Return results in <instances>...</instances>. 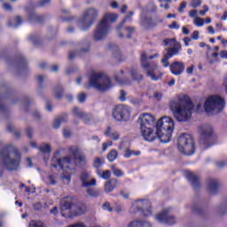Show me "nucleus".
<instances>
[{"label": "nucleus", "instance_id": "nucleus-39", "mask_svg": "<svg viewBox=\"0 0 227 227\" xmlns=\"http://www.w3.org/2000/svg\"><path fill=\"white\" fill-rule=\"evenodd\" d=\"M71 112L72 114H74L76 118L82 119L84 115V112H82V110L77 106L74 107Z\"/></svg>", "mask_w": 227, "mask_h": 227}, {"label": "nucleus", "instance_id": "nucleus-13", "mask_svg": "<svg viewBox=\"0 0 227 227\" xmlns=\"http://www.w3.org/2000/svg\"><path fill=\"white\" fill-rule=\"evenodd\" d=\"M59 151L54 153L53 158L51 160L52 168H60V169H70V164H72V158H70V156L59 158Z\"/></svg>", "mask_w": 227, "mask_h": 227}, {"label": "nucleus", "instance_id": "nucleus-37", "mask_svg": "<svg viewBox=\"0 0 227 227\" xmlns=\"http://www.w3.org/2000/svg\"><path fill=\"white\" fill-rule=\"evenodd\" d=\"M106 162V159L104 158H95L93 162V167L96 168H102Z\"/></svg>", "mask_w": 227, "mask_h": 227}, {"label": "nucleus", "instance_id": "nucleus-43", "mask_svg": "<svg viewBox=\"0 0 227 227\" xmlns=\"http://www.w3.org/2000/svg\"><path fill=\"white\" fill-rule=\"evenodd\" d=\"M112 171L117 178H121V176H123L124 173L121 171V169L116 168L115 166L112 167Z\"/></svg>", "mask_w": 227, "mask_h": 227}, {"label": "nucleus", "instance_id": "nucleus-25", "mask_svg": "<svg viewBox=\"0 0 227 227\" xmlns=\"http://www.w3.org/2000/svg\"><path fill=\"white\" fill-rule=\"evenodd\" d=\"M116 185H118V181L114 178L106 181L105 184L106 192H113L116 189Z\"/></svg>", "mask_w": 227, "mask_h": 227}, {"label": "nucleus", "instance_id": "nucleus-27", "mask_svg": "<svg viewBox=\"0 0 227 227\" xmlns=\"http://www.w3.org/2000/svg\"><path fill=\"white\" fill-rule=\"evenodd\" d=\"M69 155L74 157V159H77V156L81 153V149L77 145H71L68 149Z\"/></svg>", "mask_w": 227, "mask_h": 227}, {"label": "nucleus", "instance_id": "nucleus-6", "mask_svg": "<svg viewBox=\"0 0 227 227\" xmlns=\"http://www.w3.org/2000/svg\"><path fill=\"white\" fill-rule=\"evenodd\" d=\"M85 90H90V88H94L98 91H107L113 87L111 83V79L102 72H92L89 76V83L85 84Z\"/></svg>", "mask_w": 227, "mask_h": 227}, {"label": "nucleus", "instance_id": "nucleus-15", "mask_svg": "<svg viewBox=\"0 0 227 227\" xmlns=\"http://www.w3.org/2000/svg\"><path fill=\"white\" fill-rule=\"evenodd\" d=\"M169 212H171V208L169 207L163 209L155 216V220L161 224H168L169 226L176 224V219L173 215H170Z\"/></svg>", "mask_w": 227, "mask_h": 227}, {"label": "nucleus", "instance_id": "nucleus-62", "mask_svg": "<svg viewBox=\"0 0 227 227\" xmlns=\"http://www.w3.org/2000/svg\"><path fill=\"white\" fill-rule=\"evenodd\" d=\"M169 29H180V26L176 21L172 22L171 25L168 26Z\"/></svg>", "mask_w": 227, "mask_h": 227}, {"label": "nucleus", "instance_id": "nucleus-10", "mask_svg": "<svg viewBox=\"0 0 227 227\" xmlns=\"http://www.w3.org/2000/svg\"><path fill=\"white\" fill-rule=\"evenodd\" d=\"M204 108L207 114L219 113L224 109V99L221 96L211 95L206 99Z\"/></svg>", "mask_w": 227, "mask_h": 227}, {"label": "nucleus", "instance_id": "nucleus-29", "mask_svg": "<svg viewBox=\"0 0 227 227\" xmlns=\"http://www.w3.org/2000/svg\"><path fill=\"white\" fill-rule=\"evenodd\" d=\"M57 178V175H49L45 178V183L47 184V185H56V184H58V181L56 180Z\"/></svg>", "mask_w": 227, "mask_h": 227}, {"label": "nucleus", "instance_id": "nucleus-32", "mask_svg": "<svg viewBox=\"0 0 227 227\" xmlns=\"http://www.w3.org/2000/svg\"><path fill=\"white\" fill-rule=\"evenodd\" d=\"M106 157H107L109 162H114V160H116V159H118V151H116V149L111 150L108 153Z\"/></svg>", "mask_w": 227, "mask_h": 227}, {"label": "nucleus", "instance_id": "nucleus-14", "mask_svg": "<svg viewBox=\"0 0 227 227\" xmlns=\"http://www.w3.org/2000/svg\"><path fill=\"white\" fill-rule=\"evenodd\" d=\"M113 118L116 121H128L130 118V107L123 105L115 106L113 110Z\"/></svg>", "mask_w": 227, "mask_h": 227}, {"label": "nucleus", "instance_id": "nucleus-3", "mask_svg": "<svg viewBox=\"0 0 227 227\" xmlns=\"http://www.w3.org/2000/svg\"><path fill=\"white\" fill-rule=\"evenodd\" d=\"M169 106L177 121H189L192 116L194 105L187 97L172 99Z\"/></svg>", "mask_w": 227, "mask_h": 227}, {"label": "nucleus", "instance_id": "nucleus-46", "mask_svg": "<svg viewBox=\"0 0 227 227\" xmlns=\"http://www.w3.org/2000/svg\"><path fill=\"white\" fill-rule=\"evenodd\" d=\"M77 100L80 104H84V102H86V94L84 92H80L77 96Z\"/></svg>", "mask_w": 227, "mask_h": 227}, {"label": "nucleus", "instance_id": "nucleus-12", "mask_svg": "<svg viewBox=\"0 0 227 227\" xmlns=\"http://www.w3.org/2000/svg\"><path fill=\"white\" fill-rule=\"evenodd\" d=\"M129 212L131 214H137V212H140L144 217H150L153 213V210L152 209V202L148 200H135L129 208Z\"/></svg>", "mask_w": 227, "mask_h": 227}, {"label": "nucleus", "instance_id": "nucleus-19", "mask_svg": "<svg viewBox=\"0 0 227 227\" xmlns=\"http://www.w3.org/2000/svg\"><path fill=\"white\" fill-rule=\"evenodd\" d=\"M134 17V12L129 11L121 24L116 27V31L119 38H123V33H121V28L123 27L125 22H132V18Z\"/></svg>", "mask_w": 227, "mask_h": 227}, {"label": "nucleus", "instance_id": "nucleus-11", "mask_svg": "<svg viewBox=\"0 0 227 227\" xmlns=\"http://www.w3.org/2000/svg\"><path fill=\"white\" fill-rule=\"evenodd\" d=\"M164 45H168V49L167 50V53L164 54L163 59H161V63L163 67H169L168 59H171L173 56H176L178 52H180V49L182 46L180 43L176 42L175 39H165L163 41Z\"/></svg>", "mask_w": 227, "mask_h": 227}, {"label": "nucleus", "instance_id": "nucleus-38", "mask_svg": "<svg viewBox=\"0 0 227 227\" xmlns=\"http://www.w3.org/2000/svg\"><path fill=\"white\" fill-rule=\"evenodd\" d=\"M61 180L65 184V185H68L70 181L72 180V176H70V172L63 173L61 175Z\"/></svg>", "mask_w": 227, "mask_h": 227}, {"label": "nucleus", "instance_id": "nucleus-50", "mask_svg": "<svg viewBox=\"0 0 227 227\" xmlns=\"http://www.w3.org/2000/svg\"><path fill=\"white\" fill-rule=\"evenodd\" d=\"M133 154L134 151H131L130 149H126L123 157L124 159H130Z\"/></svg>", "mask_w": 227, "mask_h": 227}, {"label": "nucleus", "instance_id": "nucleus-24", "mask_svg": "<svg viewBox=\"0 0 227 227\" xmlns=\"http://www.w3.org/2000/svg\"><path fill=\"white\" fill-rule=\"evenodd\" d=\"M105 136H106V137H109V139H113L114 141H118V139H120V133L111 129V127H107L105 131Z\"/></svg>", "mask_w": 227, "mask_h": 227}, {"label": "nucleus", "instance_id": "nucleus-61", "mask_svg": "<svg viewBox=\"0 0 227 227\" xmlns=\"http://www.w3.org/2000/svg\"><path fill=\"white\" fill-rule=\"evenodd\" d=\"M187 7V2L184 1L181 3L180 7L178 8L179 13H182L184 12V9Z\"/></svg>", "mask_w": 227, "mask_h": 227}, {"label": "nucleus", "instance_id": "nucleus-5", "mask_svg": "<svg viewBox=\"0 0 227 227\" xmlns=\"http://www.w3.org/2000/svg\"><path fill=\"white\" fill-rule=\"evenodd\" d=\"M60 213L67 219L86 214V206L82 203H74L72 197H65L60 201Z\"/></svg>", "mask_w": 227, "mask_h": 227}, {"label": "nucleus", "instance_id": "nucleus-4", "mask_svg": "<svg viewBox=\"0 0 227 227\" xmlns=\"http://www.w3.org/2000/svg\"><path fill=\"white\" fill-rule=\"evenodd\" d=\"M116 20H118V14L113 12L105 13L92 35L93 40H95V42H102L104 38H106L107 35H109V31H111V25L109 24L116 22Z\"/></svg>", "mask_w": 227, "mask_h": 227}, {"label": "nucleus", "instance_id": "nucleus-18", "mask_svg": "<svg viewBox=\"0 0 227 227\" xmlns=\"http://www.w3.org/2000/svg\"><path fill=\"white\" fill-rule=\"evenodd\" d=\"M114 80L119 84L129 85L131 83L130 80L127 78V73H125V70L123 69H121L120 71L114 74Z\"/></svg>", "mask_w": 227, "mask_h": 227}, {"label": "nucleus", "instance_id": "nucleus-58", "mask_svg": "<svg viewBox=\"0 0 227 227\" xmlns=\"http://www.w3.org/2000/svg\"><path fill=\"white\" fill-rule=\"evenodd\" d=\"M191 4H192V8H198V6L201 5V1L200 0H192Z\"/></svg>", "mask_w": 227, "mask_h": 227}, {"label": "nucleus", "instance_id": "nucleus-16", "mask_svg": "<svg viewBox=\"0 0 227 227\" xmlns=\"http://www.w3.org/2000/svg\"><path fill=\"white\" fill-rule=\"evenodd\" d=\"M199 130L200 134V143H203V141H208L214 134V128L208 124L200 126Z\"/></svg>", "mask_w": 227, "mask_h": 227}, {"label": "nucleus", "instance_id": "nucleus-44", "mask_svg": "<svg viewBox=\"0 0 227 227\" xmlns=\"http://www.w3.org/2000/svg\"><path fill=\"white\" fill-rule=\"evenodd\" d=\"M194 26H197V27H201L205 26V20L200 17H196L193 20Z\"/></svg>", "mask_w": 227, "mask_h": 227}, {"label": "nucleus", "instance_id": "nucleus-49", "mask_svg": "<svg viewBox=\"0 0 227 227\" xmlns=\"http://www.w3.org/2000/svg\"><path fill=\"white\" fill-rule=\"evenodd\" d=\"M29 227H45L43 222L31 221Z\"/></svg>", "mask_w": 227, "mask_h": 227}, {"label": "nucleus", "instance_id": "nucleus-35", "mask_svg": "<svg viewBox=\"0 0 227 227\" xmlns=\"http://www.w3.org/2000/svg\"><path fill=\"white\" fill-rule=\"evenodd\" d=\"M216 212L220 214V215H224V214H227V203L220 204L217 206Z\"/></svg>", "mask_w": 227, "mask_h": 227}, {"label": "nucleus", "instance_id": "nucleus-51", "mask_svg": "<svg viewBox=\"0 0 227 227\" xmlns=\"http://www.w3.org/2000/svg\"><path fill=\"white\" fill-rule=\"evenodd\" d=\"M103 180H109L111 178V172L109 170L104 171L101 175Z\"/></svg>", "mask_w": 227, "mask_h": 227}, {"label": "nucleus", "instance_id": "nucleus-45", "mask_svg": "<svg viewBox=\"0 0 227 227\" xmlns=\"http://www.w3.org/2000/svg\"><path fill=\"white\" fill-rule=\"evenodd\" d=\"M6 113H8V107L4 106V101L0 98V114H4Z\"/></svg>", "mask_w": 227, "mask_h": 227}, {"label": "nucleus", "instance_id": "nucleus-23", "mask_svg": "<svg viewBox=\"0 0 227 227\" xmlns=\"http://www.w3.org/2000/svg\"><path fill=\"white\" fill-rule=\"evenodd\" d=\"M207 187L209 194H217V191H219V184L215 179H208Z\"/></svg>", "mask_w": 227, "mask_h": 227}, {"label": "nucleus", "instance_id": "nucleus-60", "mask_svg": "<svg viewBox=\"0 0 227 227\" xmlns=\"http://www.w3.org/2000/svg\"><path fill=\"white\" fill-rule=\"evenodd\" d=\"M200 39V31L195 30L192 35V40H199Z\"/></svg>", "mask_w": 227, "mask_h": 227}, {"label": "nucleus", "instance_id": "nucleus-42", "mask_svg": "<svg viewBox=\"0 0 227 227\" xmlns=\"http://www.w3.org/2000/svg\"><path fill=\"white\" fill-rule=\"evenodd\" d=\"M38 150L43 153H51V145L49 144H43Z\"/></svg>", "mask_w": 227, "mask_h": 227}, {"label": "nucleus", "instance_id": "nucleus-63", "mask_svg": "<svg viewBox=\"0 0 227 227\" xmlns=\"http://www.w3.org/2000/svg\"><path fill=\"white\" fill-rule=\"evenodd\" d=\"M108 146H113L112 141H108L107 143H103V152H106Z\"/></svg>", "mask_w": 227, "mask_h": 227}, {"label": "nucleus", "instance_id": "nucleus-17", "mask_svg": "<svg viewBox=\"0 0 227 227\" xmlns=\"http://www.w3.org/2000/svg\"><path fill=\"white\" fill-rule=\"evenodd\" d=\"M80 180L82 182V187H91L97 185V180L92 178L90 173L83 171L80 175Z\"/></svg>", "mask_w": 227, "mask_h": 227}, {"label": "nucleus", "instance_id": "nucleus-59", "mask_svg": "<svg viewBox=\"0 0 227 227\" xmlns=\"http://www.w3.org/2000/svg\"><path fill=\"white\" fill-rule=\"evenodd\" d=\"M153 97L155 100H161L162 99V92L155 91L153 93Z\"/></svg>", "mask_w": 227, "mask_h": 227}, {"label": "nucleus", "instance_id": "nucleus-30", "mask_svg": "<svg viewBox=\"0 0 227 227\" xmlns=\"http://www.w3.org/2000/svg\"><path fill=\"white\" fill-rule=\"evenodd\" d=\"M81 120L85 123V125H90V123H93V115L84 113Z\"/></svg>", "mask_w": 227, "mask_h": 227}, {"label": "nucleus", "instance_id": "nucleus-52", "mask_svg": "<svg viewBox=\"0 0 227 227\" xmlns=\"http://www.w3.org/2000/svg\"><path fill=\"white\" fill-rule=\"evenodd\" d=\"M63 136H64V137H66V139H68L72 136V131H70L69 129L66 128L63 129Z\"/></svg>", "mask_w": 227, "mask_h": 227}, {"label": "nucleus", "instance_id": "nucleus-64", "mask_svg": "<svg viewBox=\"0 0 227 227\" xmlns=\"http://www.w3.org/2000/svg\"><path fill=\"white\" fill-rule=\"evenodd\" d=\"M220 57L223 58V59H227V51H222L220 52Z\"/></svg>", "mask_w": 227, "mask_h": 227}, {"label": "nucleus", "instance_id": "nucleus-2", "mask_svg": "<svg viewBox=\"0 0 227 227\" xmlns=\"http://www.w3.org/2000/svg\"><path fill=\"white\" fill-rule=\"evenodd\" d=\"M0 177L3 176V168L7 171H17L20 168V152L12 144L4 145L0 150Z\"/></svg>", "mask_w": 227, "mask_h": 227}, {"label": "nucleus", "instance_id": "nucleus-41", "mask_svg": "<svg viewBox=\"0 0 227 227\" xmlns=\"http://www.w3.org/2000/svg\"><path fill=\"white\" fill-rule=\"evenodd\" d=\"M121 29H123L125 33H127V38H132V35L134 34V31H136V28H134V27H122Z\"/></svg>", "mask_w": 227, "mask_h": 227}, {"label": "nucleus", "instance_id": "nucleus-54", "mask_svg": "<svg viewBox=\"0 0 227 227\" xmlns=\"http://www.w3.org/2000/svg\"><path fill=\"white\" fill-rule=\"evenodd\" d=\"M126 97L127 93L125 92V90H120L119 100H121V102H125Z\"/></svg>", "mask_w": 227, "mask_h": 227}, {"label": "nucleus", "instance_id": "nucleus-48", "mask_svg": "<svg viewBox=\"0 0 227 227\" xmlns=\"http://www.w3.org/2000/svg\"><path fill=\"white\" fill-rule=\"evenodd\" d=\"M20 67L21 70H26V68H27V62H26V59H24V57H21L20 60Z\"/></svg>", "mask_w": 227, "mask_h": 227}, {"label": "nucleus", "instance_id": "nucleus-40", "mask_svg": "<svg viewBox=\"0 0 227 227\" xmlns=\"http://www.w3.org/2000/svg\"><path fill=\"white\" fill-rule=\"evenodd\" d=\"M114 58L119 63L125 61V58H123V55L121 54V51H120V50H117L116 51L114 52Z\"/></svg>", "mask_w": 227, "mask_h": 227}, {"label": "nucleus", "instance_id": "nucleus-26", "mask_svg": "<svg viewBox=\"0 0 227 227\" xmlns=\"http://www.w3.org/2000/svg\"><path fill=\"white\" fill-rule=\"evenodd\" d=\"M29 20L34 24H43V18L38 15L36 12L30 13Z\"/></svg>", "mask_w": 227, "mask_h": 227}, {"label": "nucleus", "instance_id": "nucleus-31", "mask_svg": "<svg viewBox=\"0 0 227 227\" xmlns=\"http://www.w3.org/2000/svg\"><path fill=\"white\" fill-rule=\"evenodd\" d=\"M130 75L134 81H141L143 80V74L137 72V69L131 68Z\"/></svg>", "mask_w": 227, "mask_h": 227}, {"label": "nucleus", "instance_id": "nucleus-7", "mask_svg": "<svg viewBox=\"0 0 227 227\" xmlns=\"http://www.w3.org/2000/svg\"><path fill=\"white\" fill-rule=\"evenodd\" d=\"M158 57V54L147 57L146 53L145 52H143L140 56L141 67L143 70H145L147 77H150L152 81H160V79H162V72L159 70L157 63L148 61V59H153L154 58Z\"/></svg>", "mask_w": 227, "mask_h": 227}, {"label": "nucleus", "instance_id": "nucleus-53", "mask_svg": "<svg viewBox=\"0 0 227 227\" xmlns=\"http://www.w3.org/2000/svg\"><path fill=\"white\" fill-rule=\"evenodd\" d=\"M28 40H29V42H32V43H34V44L38 43V36H36L35 35H30L28 36Z\"/></svg>", "mask_w": 227, "mask_h": 227}, {"label": "nucleus", "instance_id": "nucleus-1", "mask_svg": "<svg viewBox=\"0 0 227 227\" xmlns=\"http://www.w3.org/2000/svg\"><path fill=\"white\" fill-rule=\"evenodd\" d=\"M137 123L140 125V133L145 141L152 143L160 139V143H169L175 129V121L171 117H161L157 122L155 117L145 113L139 115Z\"/></svg>", "mask_w": 227, "mask_h": 227}, {"label": "nucleus", "instance_id": "nucleus-9", "mask_svg": "<svg viewBox=\"0 0 227 227\" xmlns=\"http://www.w3.org/2000/svg\"><path fill=\"white\" fill-rule=\"evenodd\" d=\"M177 150L184 155H193L195 152L194 140L189 134H182L177 138Z\"/></svg>", "mask_w": 227, "mask_h": 227}, {"label": "nucleus", "instance_id": "nucleus-21", "mask_svg": "<svg viewBox=\"0 0 227 227\" xmlns=\"http://www.w3.org/2000/svg\"><path fill=\"white\" fill-rule=\"evenodd\" d=\"M185 178L189 180V182L192 184V186L193 189H200V177L196 176V174L186 171L185 172Z\"/></svg>", "mask_w": 227, "mask_h": 227}, {"label": "nucleus", "instance_id": "nucleus-56", "mask_svg": "<svg viewBox=\"0 0 227 227\" xmlns=\"http://www.w3.org/2000/svg\"><path fill=\"white\" fill-rule=\"evenodd\" d=\"M103 210H107V212H112L113 208L111 207V204L109 202H105L102 206Z\"/></svg>", "mask_w": 227, "mask_h": 227}, {"label": "nucleus", "instance_id": "nucleus-8", "mask_svg": "<svg viewBox=\"0 0 227 227\" xmlns=\"http://www.w3.org/2000/svg\"><path fill=\"white\" fill-rule=\"evenodd\" d=\"M99 12L95 7H89L83 11L82 17L77 21V26L81 31H88L98 19Z\"/></svg>", "mask_w": 227, "mask_h": 227}, {"label": "nucleus", "instance_id": "nucleus-36", "mask_svg": "<svg viewBox=\"0 0 227 227\" xmlns=\"http://www.w3.org/2000/svg\"><path fill=\"white\" fill-rule=\"evenodd\" d=\"M53 93L55 98H61L63 97V87L61 85H58L54 88Z\"/></svg>", "mask_w": 227, "mask_h": 227}, {"label": "nucleus", "instance_id": "nucleus-55", "mask_svg": "<svg viewBox=\"0 0 227 227\" xmlns=\"http://www.w3.org/2000/svg\"><path fill=\"white\" fill-rule=\"evenodd\" d=\"M77 160H79V162H82V164L86 163V156H84L83 154H78L76 158Z\"/></svg>", "mask_w": 227, "mask_h": 227}, {"label": "nucleus", "instance_id": "nucleus-47", "mask_svg": "<svg viewBox=\"0 0 227 227\" xmlns=\"http://www.w3.org/2000/svg\"><path fill=\"white\" fill-rule=\"evenodd\" d=\"M7 130L9 131V132H14V136L16 137H20V131H19V130H16V131H13V125H12V124H9L8 126H7Z\"/></svg>", "mask_w": 227, "mask_h": 227}, {"label": "nucleus", "instance_id": "nucleus-33", "mask_svg": "<svg viewBox=\"0 0 227 227\" xmlns=\"http://www.w3.org/2000/svg\"><path fill=\"white\" fill-rule=\"evenodd\" d=\"M87 194L88 196H90V198H98L100 196V190L88 188Z\"/></svg>", "mask_w": 227, "mask_h": 227}, {"label": "nucleus", "instance_id": "nucleus-57", "mask_svg": "<svg viewBox=\"0 0 227 227\" xmlns=\"http://www.w3.org/2000/svg\"><path fill=\"white\" fill-rule=\"evenodd\" d=\"M130 104L133 106H139L141 104V99L133 98L129 100Z\"/></svg>", "mask_w": 227, "mask_h": 227}, {"label": "nucleus", "instance_id": "nucleus-34", "mask_svg": "<svg viewBox=\"0 0 227 227\" xmlns=\"http://www.w3.org/2000/svg\"><path fill=\"white\" fill-rule=\"evenodd\" d=\"M63 121H67V120L65 119V116H60V117L56 118L52 124L53 129H59V127H61V123H63Z\"/></svg>", "mask_w": 227, "mask_h": 227}, {"label": "nucleus", "instance_id": "nucleus-22", "mask_svg": "<svg viewBox=\"0 0 227 227\" xmlns=\"http://www.w3.org/2000/svg\"><path fill=\"white\" fill-rule=\"evenodd\" d=\"M127 227H153V225L149 221L136 219L129 222Z\"/></svg>", "mask_w": 227, "mask_h": 227}, {"label": "nucleus", "instance_id": "nucleus-20", "mask_svg": "<svg viewBox=\"0 0 227 227\" xmlns=\"http://www.w3.org/2000/svg\"><path fill=\"white\" fill-rule=\"evenodd\" d=\"M185 70V64L184 62H174L170 66V71L173 75H182Z\"/></svg>", "mask_w": 227, "mask_h": 227}, {"label": "nucleus", "instance_id": "nucleus-28", "mask_svg": "<svg viewBox=\"0 0 227 227\" xmlns=\"http://www.w3.org/2000/svg\"><path fill=\"white\" fill-rule=\"evenodd\" d=\"M21 24L22 19L20 18V16H17L12 22L9 21L8 26L9 27H13L15 29L16 27H19Z\"/></svg>", "mask_w": 227, "mask_h": 227}]
</instances>
